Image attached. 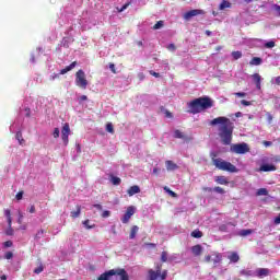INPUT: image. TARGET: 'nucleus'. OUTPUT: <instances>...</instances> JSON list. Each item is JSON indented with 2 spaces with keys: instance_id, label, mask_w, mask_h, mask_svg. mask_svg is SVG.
Instances as JSON below:
<instances>
[{
  "instance_id": "12",
  "label": "nucleus",
  "mask_w": 280,
  "mask_h": 280,
  "mask_svg": "<svg viewBox=\"0 0 280 280\" xmlns=\"http://www.w3.org/2000/svg\"><path fill=\"white\" fill-rule=\"evenodd\" d=\"M259 172H277V166L275 164H262Z\"/></svg>"
},
{
  "instance_id": "36",
  "label": "nucleus",
  "mask_w": 280,
  "mask_h": 280,
  "mask_svg": "<svg viewBox=\"0 0 280 280\" xmlns=\"http://www.w3.org/2000/svg\"><path fill=\"white\" fill-rule=\"evenodd\" d=\"M213 191H215L217 194H221V195H224L226 194V191L224 190V188L220 187V186H215L213 188Z\"/></svg>"
},
{
  "instance_id": "13",
  "label": "nucleus",
  "mask_w": 280,
  "mask_h": 280,
  "mask_svg": "<svg viewBox=\"0 0 280 280\" xmlns=\"http://www.w3.org/2000/svg\"><path fill=\"white\" fill-rule=\"evenodd\" d=\"M167 172H176L178 170V164L174 163L172 160L165 162Z\"/></svg>"
},
{
  "instance_id": "6",
  "label": "nucleus",
  "mask_w": 280,
  "mask_h": 280,
  "mask_svg": "<svg viewBox=\"0 0 280 280\" xmlns=\"http://www.w3.org/2000/svg\"><path fill=\"white\" fill-rule=\"evenodd\" d=\"M231 152H234L235 154H246V152H250V148H248L246 142L232 144Z\"/></svg>"
},
{
  "instance_id": "20",
  "label": "nucleus",
  "mask_w": 280,
  "mask_h": 280,
  "mask_svg": "<svg viewBox=\"0 0 280 280\" xmlns=\"http://www.w3.org/2000/svg\"><path fill=\"white\" fill-rule=\"evenodd\" d=\"M138 233H139V226L132 225L129 234V240H135Z\"/></svg>"
},
{
  "instance_id": "48",
  "label": "nucleus",
  "mask_w": 280,
  "mask_h": 280,
  "mask_svg": "<svg viewBox=\"0 0 280 280\" xmlns=\"http://www.w3.org/2000/svg\"><path fill=\"white\" fill-rule=\"evenodd\" d=\"M234 95L236 97H246V93L245 92H236V93H234Z\"/></svg>"
},
{
  "instance_id": "21",
  "label": "nucleus",
  "mask_w": 280,
  "mask_h": 280,
  "mask_svg": "<svg viewBox=\"0 0 280 280\" xmlns=\"http://www.w3.org/2000/svg\"><path fill=\"white\" fill-rule=\"evenodd\" d=\"M174 138L175 139H185V140L189 139V138H187V136H185V133H183V131H180L178 129H176L174 131Z\"/></svg>"
},
{
  "instance_id": "54",
  "label": "nucleus",
  "mask_w": 280,
  "mask_h": 280,
  "mask_svg": "<svg viewBox=\"0 0 280 280\" xmlns=\"http://www.w3.org/2000/svg\"><path fill=\"white\" fill-rule=\"evenodd\" d=\"M109 69L112 73H117V70L115 69V63H109Z\"/></svg>"
},
{
  "instance_id": "56",
  "label": "nucleus",
  "mask_w": 280,
  "mask_h": 280,
  "mask_svg": "<svg viewBox=\"0 0 280 280\" xmlns=\"http://www.w3.org/2000/svg\"><path fill=\"white\" fill-rule=\"evenodd\" d=\"M11 246H12V241L4 242V248H11Z\"/></svg>"
},
{
  "instance_id": "23",
  "label": "nucleus",
  "mask_w": 280,
  "mask_h": 280,
  "mask_svg": "<svg viewBox=\"0 0 280 280\" xmlns=\"http://www.w3.org/2000/svg\"><path fill=\"white\" fill-rule=\"evenodd\" d=\"M261 62H262V60H261L260 57H254L249 61V65L255 66V67H259V65H261Z\"/></svg>"
},
{
  "instance_id": "5",
  "label": "nucleus",
  "mask_w": 280,
  "mask_h": 280,
  "mask_svg": "<svg viewBox=\"0 0 280 280\" xmlns=\"http://www.w3.org/2000/svg\"><path fill=\"white\" fill-rule=\"evenodd\" d=\"M75 84L79 86V89L83 90L89 86V81L86 80V73H84V70H79L75 73Z\"/></svg>"
},
{
  "instance_id": "59",
  "label": "nucleus",
  "mask_w": 280,
  "mask_h": 280,
  "mask_svg": "<svg viewBox=\"0 0 280 280\" xmlns=\"http://www.w3.org/2000/svg\"><path fill=\"white\" fill-rule=\"evenodd\" d=\"M89 220L83 221V224L86 229H93V226L89 225Z\"/></svg>"
},
{
  "instance_id": "43",
  "label": "nucleus",
  "mask_w": 280,
  "mask_h": 280,
  "mask_svg": "<svg viewBox=\"0 0 280 280\" xmlns=\"http://www.w3.org/2000/svg\"><path fill=\"white\" fill-rule=\"evenodd\" d=\"M161 261H163V264H165V261H167V252H162Z\"/></svg>"
},
{
  "instance_id": "42",
  "label": "nucleus",
  "mask_w": 280,
  "mask_h": 280,
  "mask_svg": "<svg viewBox=\"0 0 280 280\" xmlns=\"http://www.w3.org/2000/svg\"><path fill=\"white\" fill-rule=\"evenodd\" d=\"M159 277H160L161 280H166L167 279V270H164L162 272L160 271Z\"/></svg>"
},
{
  "instance_id": "26",
  "label": "nucleus",
  "mask_w": 280,
  "mask_h": 280,
  "mask_svg": "<svg viewBox=\"0 0 280 280\" xmlns=\"http://www.w3.org/2000/svg\"><path fill=\"white\" fill-rule=\"evenodd\" d=\"M80 213H82V207L77 206V211H71V218H80Z\"/></svg>"
},
{
  "instance_id": "2",
  "label": "nucleus",
  "mask_w": 280,
  "mask_h": 280,
  "mask_svg": "<svg viewBox=\"0 0 280 280\" xmlns=\"http://www.w3.org/2000/svg\"><path fill=\"white\" fill-rule=\"evenodd\" d=\"M188 113L198 115V113H202V110H209V108H213V100H211L209 96L195 98L188 103Z\"/></svg>"
},
{
  "instance_id": "62",
  "label": "nucleus",
  "mask_w": 280,
  "mask_h": 280,
  "mask_svg": "<svg viewBox=\"0 0 280 280\" xmlns=\"http://www.w3.org/2000/svg\"><path fill=\"white\" fill-rule=\"evenodd\" d=\"M275 224H280V213L275 218Z\"/></svg>"
},
{
  "instance_id": "60",
  "label": "nucleus",
  "mask_w": 280,
  "mask_h": 280,
  "mask_svg": "<svg viewBox=\"0 0 280 280\" xmlns=\"http://www.w3.org/2000/svg\"><path fill=\"white\" fill-rule=\"evenodd\" d=\"M86 100H89V97L86 95H82L79 98V102H86Z\"/></svg>"
},
{
  "instance_id": "58",
  "label": "nucleus",
  "mask_w": 280,
  "mask_h": 280,
  "mask_svg": "<svg viewBox=\"0 0 280 280\" xmlns=\"http://www.w3.org/2000/svg\"><path fill=\"white\" fill-rule=\"evenodd\" d=\"M19 224L23 223V213L19 212V219H18Z\"/></svg>"
},
{
  "instance_id": "15",
  "label": "nucleus",
  "mask_w": 280,
  "mask_h": 280,
  "mask_svg": "<svg viewBox=\"0 0 280 280\" xmlns=\"http://www.w3.org/2000/svg\"><path fill=\"white\" fill-rule=\"evenodd\" d=\"M211 257H212L213 266L215 268V266H218V264H220V261H222V254L214 252L211 254Z\"/></svg>"
},
{
  "instance_id": "25",
  "label": "nucleus",
  "mask_w": 280,
  "mask_h": 280,
  "mask_svg": "<svg viewBox=\"0 0 280 280\" xmlns=\"http://www.w3.org/2000/svg\"><path fill=\"white\" fill-rule=\"evenodd\" d=\"M4 215L7 217L9 226H12V212L10 209L4 210Z\"/></svg>"
},
{
  "instance_id": "37",
  "label": "nucleus",
  "mask_w": 280,
  "mask_h": 280,
  "mask_svg": "<svg viewBox=\"0 0 280 280\" xmlns=\"http://www.w3.org/2000/svg\"><path fill=\"white\" fill-rule=\"evenodd\" d=\"M165 25V23L163 21H158L154 26L153 30H161V27H163Z\"/></svg>"
},
{
  "instance_id": "24",
  "label": "nucleus",
  "mask_w": 280,
  "mask_h": 280,
  "mask_svg": "<svg viewBox=\"0 0 280 280\" xmlns=\"http://www.w3.org/2000/svg\"><path fill=\"white\" fill-rule=\"evenodd\" d=\"M230 261H232V264H237V261H240V255H237V253L233 252L230 256H229Z\"/></svg>"
},
{
  "instance_id": "28",
  "label": "nucleus",
  "mask_w": 280,
  "mask_h": 280,
  "mask_svg": "<svg viewBox=\"0 0 280 280\" xmlns=\"http://www.w3.org/2000/svg\"><path fill=\"white\" fill-rule=\"evenodd\" d=\"M15 138L19 141L20 145H23V143H25V139H23V132L18 131Z\"/></svg>"
},
{
  "instance_id": "18",
  "label": "nucleus",
  "mask_w": 280,
  "mask_h": 280,
  "mask_svg": "<svg viewBox=\"0 0 280 280\" xmlns=\"http://www.w3.org/2000/svg\"><path fill=\"white\" fill-rule=\"evenodd\" d=\"M127 194L128 196H135V194H141V188L137 185H133L127 190Z\"/></svg>"
},
{
  "instance_id": "53",
  "label": "nucleus",
  "mask_w": 280,
  "mask_h": 280,
  "mask_svg": "<svg viewBox=\"0 0 280 280\" xmlns=\"http://www.w3.org/2000/svg\"><path fill=\"white\" fill-rule=\"evenodd\" d=\"M15 198H16V200H23V191H19V192L15 195Z\"/></svg>"
},
{
  "instance_id": "11",
  "label": "nucleus",
  "mask_w": 280,
  "mask_h": 280,
  "mask_svg": "<svg viewBox=\"0 0 280 280\" xmlns=\"http://www.w3.org/2000/svg\"><path fill=\"white\" fill-rule=\"evenodd\" d=\"M270 275V269L268 268H258L256 270V277H258V279H264V277H269Z\"/></svg>"
},
{
  "instance_id": "55",
  "label": "nucleus",
  "mask_w": 280,
  "mask_h": 280,
  "mask_svg": "<svg viewBox=\"0 0 280 280\" xmlns=\"http://www.w3.org/2000/svg\"><path fill=\"white\" fill-rule=\"evenodd\" d=\"M241 104H242L243 106H250V101L242 100V101H241Z\"/></svg>"
},
{
  "instance_id": "41",
  "label": "nucleus",
  "mask_w": 280,
  "mask_h": 280,
  "mask_svg": "<svg viewBox=\"0 0 280 280\" xmlns=\"http://www.w3.org/2000/svg\"><path fill=\"white\" fill-rule=\"evenodd\" d=\"M52 137H54V139H58V137H60V129L59 128L54 129Z\"/></svg>"
},
{
  "instance_id": "57",
  "label": "nucleus",
  "mask_w": 280,
  "mask_h": 280,
  "mask_svg": "<svg viewBox=\"0 0 280 280\" xmlns=\"http://www.w3.org/2000/svg\"><path fill=\"white\" fill-rule=\"evenodd\" d=\"M28 213H36V207L31 206L30 209H28Z\"/></svg>"
},
{
  "instance_id": "8",
  "label": "nucleus",
  "mask_w": 280,
  "mask_h": 280,
  "mask_svg": "<svg viewBox=\"0 0 280 280\" xmlns=\"http://www.w3.org/2000/svg\"><path fill=\"white\" fill-rule=\"evenodd\" d=\"M135 211H137V209L133 206L127 208L125 214L120 219L122 224H128L130 222V218L135 215Z\"/></svg>"
},
{
  "instance_id": "38",
  "label": "nucleus",
  "mask_w": 280,
  "mask_h": 280,
  "mask_svg": "<svg viewBox=\"0 0 280 280\" xmlns=\"http://www.w3.org/2000/svg\"><path fill=\"white\" fill-rule=\"evenodd\" d=\"M45 270V267L43 265H39L37 268L34 269L35 275H40Z\"/></svg>"
},
{
  "instance_id": "35",
  "label": "nucleus",
  "mask_w": 280,
  "mask_h": 280,
  "mask_svg": "<svg viewBox=\"0 0 280 280\" xmlns=\"http://www.w3.org/2000/svg\"><path fill=\"white\" fill-rule=\"evenodd\" d=\"M232 58H234V60H240V58H242V51H240V50L233 51Z\"/></svg>"
},
{
  "instance_id": "52",
  "label": "nucleus",
  "mask_w": 280,
  "mask_h": 280,
  "mask_svg": "<svg viewBox=\"0 0 280 280\" xmlns=\"http://www.w3.org/2000/svg\"><path fill=\"white\" fill-rule=\"evenodd\" d=\"M130 3H131V2L125 3V4L121 7V9L119 10V12H124V10H128Z\"/></svg>"
},
{
  "instance_id": "9",
  "label": "nucleus",
  "mask_w": 280,
  "mask_h": 280,
  "mask_svg": "<svg viewBox=\"0 0 280 280\" xmlns=\"http://www.w3.org/2000/svg\"><path fill=\"white\" fill-rule=\"evenodd\" d=\"M161 268H162V265H158L155 268V271H154V269H150L148 271L149 280H158L159 277H161Z\"/></svg>"
},
{
  "instance_id": "27",
  "label": "nucleus",
  "mask_w": 280,
  "mask_h": 280,
  "mask_svg": "<svg viewBox=\"0 0 280 280\" xmlns=\"http://www.w3.org/2000/svg\"><path fill=\"white\" fill-rule=\"evenodd\" d=\"M240 275L242 276V277H253V270H248V269H242L241 271H240Z\"/></svg>"
},
{
  "instance_id": "39",
  "label": "nucleus",
  "mask_w": 280,
  "mask_h": 280,
  "mask_svg": "<svg viewBox=\"0 0 280 280\" xmlns=\"http://www.w3.org/2000/svg\"><path fill=\"white\" fill-rule=\"evenodd\" d=\"M275 45H276L275 42L270 40L265 44V47H266V49H272V47H275Z\"/></svg>"
},
{
  "instance_id": "47",
  "label": "nucleus",
  "mask_w": 280,
  "mask_h": 280,
  "mask_svg": "<svg viewBox=\"0 0 280 280\" xmlns=\"http://www.w3.org/2000/svg\"><path fill=\"white\" fill-rule=\"evenodd\" d=\"M164 115L167 119H172V117H174V115H172V113L167 109L164 112Z\"/></svg>"
},
{
  "instance_id": "63",
  "label": "nucleus",
  "mask_w": 280,
  "mask_h": 280,
  "mask_svg": "<svg viewBox=\"0 0 280 280\" xmlns=\"http://www.w3.org/2000/svg\"><path fill=\"white\" fill-rule=\"evenodd\" d=\"M202 191H209V192H211V191H213V188H211V187H203V188H202Z\"/></svg>"
},
{
  "instance_id": "40",
  "label": "nucleus",
  "mask_w": 280,
  "mask_h": 280,
  "mask_svg": "<svg viewBox=\"0 0 280 280\" xmlns=\"http://www.w3.org/2000/svg\"><path fill=\"white\" fill-rule=\"evenodd\" d=\"M43 235H45V230H39L35 235V240H40Z\"/></svg>"
},
{
  "instance_id": "1",
  "label": "nucleus",
  "mask_w": 280,
  "mask_h": 280,
  "mask_svg": "<svg viewBox=\"0 0 280 280\" xmlns=\"http://www.w3.org/2000/svg\"><path fill=\"white\" fill-rule=\"evenodd\" d=\"M219 126V137L223 143V145H231V141H233V130L235 127L231 119L220 116L210 121V126Z\"/></svg>"
},
{
  "instance_id": "51",
  "label": "nucleus",
  "mask_w": 280,
  "mask_h": 280,
  "mask_svg": "<svg viewBox=\"0 0 280 280\" xmlns=\"http://www.w3.org/2000/svg\"><path fill=\"white\" fill-rule=\"evenodd\" d=\"M4 257L5 259H12V257H14V254H12V252H7Z\"/></svg>"
},
{
  "instance_id": "50",
  "label": "nucleus",
  "mask_w": 280,
  "mask_h": 280,
  "mask_svg": "<svg viewBox=\"0 0 280 280\" xmlns=\"http://www.w3.org/2000/svg\"><path fill=\"white\" fill-rule=\"evenodd\" d=\"M167 49H168V51H176V45L170 44V45L167 46Z\"/></svg>"
},
{
  "instance_id": "16",
  "label": "nucleus",
  "mask_w": 280,
  "mask_h": 280,
  "mask_svg": "<svg viewBox=\"0 0 280 280\" xmlns=\"http://www.w3.org/2000/svg\"><path fill=\"white\" fill-rule=\"evenodd\" d=\"M191 253L194 257H200L202 255V245L197 244L191 247Z\"/></svg>"
},
{
  "instance_id": "14",
  "label": "nucleus",
  "mask_w": 280,
  "mask_h": 280,
  "mask_svg": "<svg viewBox=\"0 0 280 280\" xmlns=\"http://www.w3.org/2000/svg\"><path fill=\"white\" fill-rule=\"evenodd\" d=\"M78 67V61H73L71 65L60 70V75H65V73H69V71H73Z\"/></svg>"
},
{
  "instance_id": "3",
  "label": "nucleus",
  "mask_w": 280,
  "mask_h": 280,
  "mask_svg": "<svg viewBox=\"0 0 280 280\" xmlns=\"http://www.w3.org/2000/svg\"><path fill=\"white\" fill-rule=\"evenodd\" d=\"M210 156H211L212 163L217 167V170H221V172H230L231 174H235L238 172L237 167L235 165H233L231 162H226L220 158L215 159V156H218V154L212 152L210 154Z\"/></svg>"
},
{
  "instance_id": "34",
  "label": "nucleus",
  "mask_w": 280,
  "mask_h": 280,
  "mask_svg": "<svg viewBox=\"0 0 280 280\" xmlns=\"http://www.w3.org/2000/svg\"><path fill=\"white\" fill-rule=\"evenodd\" d=\"M164 191L170 194V196H172V198H178V195L176 192H174L173 190H171L167 186L164 187Z\"/></svg>"
},
{
  "instance_id": "31",
  "label": "nucleus",
  "mask_w": 280,
  "mask_h": 280,
  "mask_svg": "<svg viewBox=\"0 0 280 280\" xmlns=\"http://www.w3.org/2000/svg\"><path fill=\"white\" fill-rule=\"evenodd\" d=\"M110 183L113 185H121V178L112 175L110 176Z\"/></svg>"
},
{
  "instance_id": "46",
  "label": "nucleus",
  "mask_w": 280,
  "mask_h": 280,
  "mask_svg": "<svg viewBox=\"0 0 280 280\" xmlns=\"http://www.w3.org/2000/svg\"><path fill=\"white\" fill-rule=\"evenodd\" d=\"M150 75H153V78H161V74L155 72L154 70L149 71Z\"/></svg>"
},
{
  "instance_id": "45",
  "label": "nucleus",
  "mask_w": 280,
  "mask_h": 280,
  "mask_svg": "<svg viewBox=\"0 0 280 280\" xmlns=\"http://www.w3.org/2000/svg\"><path fill=\"white\" fill-rule=\"evenodd\" d=\"M203 260L206 261V264H211V261H213L211 255L205 256V259H203Z\"/></svg>"
},
{
  "instance_id": "33",
  "label": "nucleus",
  "mask_w": 280,
  "mask_h": 280,
  "mask_svg": "<svg viewBox=\"0 0 280 280\" xmlns=\"http://www.w3.org/2000/svg\"><path fill=\"white\" fill-rule=\"evenodd\" d=\"M106 131L109 132L110 135L115 133V128L113 127V122H108L106 125Z\"/></svg>"
},
{
  "instance_id": "49",
  "label": "nucleus",
  "mask_w": 280,
  "mask_h": 280,
  "mask_svg": "<svg viewBox=\"0 0 280 280\" xmlns=\"http://www.w3.org/2000/svg\"><path fill=\"white\" fill-rule=\"evenodd\" d=\"M102 218H110V211L108 210L103 211Z\"/></svg>"
},
{
  "instance_id": "10",
  "label": "nucleus",
  "mask_w": 280,
  "mask_h": 280,
  "mask_svg": "<svg viewBox=\"0 0 280 280\" xmlns=\"http://www.w3.org/2000/svg\"><path fill=\"white\" fill-rule=\"evenodd\" d=\"M200 14H205V10L194 9L184 14L185 21H189V19H194V16H198Z\"/></svg>"
},
{
  "instance_id": "32",
  "label": "nucleus",
  "mask_w": 280,
  "mask_h": 280,
  "mask_svg": "<svg viewBox=\"0 0 280 280\" xmlns=\"http://www.w3.org/2000/svg\"><path fill=\"white\" fill-rule=\"evenodd\" d=\"M256 196H268V189L259 188L256 192Z\"/></svg>"
},
{
  "instance_id": "44",
  "label": "nucleus",
  "mask_w": 280,
  "mask_h": 280,
  "mask_svg": "<svg viewBox=\"0 0 280 280\" xmlns=\"http://www.w3.org/2000/svg\"><path fill=\"white\" fill-rule=\"evenodd\" d=\"M219 231H221L222 233H226V231H229V228L226 226V224H222L219 226Z\"/></svg>"
},
{
  "instance_id": "29",
  "label": "nucleus",
  "mask_w": 280,
  "mask_h": 280,
  "mask_svg": "<svg viewBox=\"0 0 280 280\" xmlns=\"http://www.w3.org/2000/svg\"><path fill=\"white\" fill-rule=\"evenodd\" d=\"M238 235H241V237H246L248 235H253V230H241L238 232Z\"/></svg>"
},
{
  "instance_id": "30",
  "label": "nucleus",
  "mask_w": 280,
  "mask_h": 280,
  "mask_svg": "<svg viewBox=\"0 0 280 280\" xmlns=\"http://www.w3.org/2000/svg\"><path fill=\"white\" fill-rule=\"evenodd\" d=\"M191 237H195L196 240H200L202 237V232L200 230H195L191 232Z\"/></svg>"
},
{
  "instance_id": "4",
  "label": "nucleus",
  "mask_w": 280,
  "mask_h": 280,
  "mask_svg": "<svg viewBox=\"0 0 280 280\" xmlns=\"http://www.w3.org/2000/svg\"><path fill=\"white\" fill-rule=\"evenodd\" d=\"M120 277V280H130V276H128V271L124 268L110 269L108 271L103 272L97 280H110V277Z\"/></svg>"
},
{
  "instance_id": "7",
  "label": "nucleus",
  "mask_w": 280,
  "mask_h": 280,
  "mask_svg": "<svg viewBox=\"0 0 280 280\" xmlns=\"http://www.w3.org/2000/svg\"><path fill=\"white\" fill-rule=\"evenodd\" d=\"M69 135H71V128L69 127V122H66L61 129V139L65 145H69Z\"/></svg>"
},
{
  "instance_id": "22",
  "label": "nucleus",
  "mask_w": 280,
  "mask_h": 280,
  "mask_svg": "<svg viewBox=\"0 0 280 280\" xmlns=\"http://www.w3.org/2000/svg\"><path fill=\"white\" fill-rule=\"evenodd\" d=\"M231 1L222 0V2L219 5V10H226V8H231Z\"/></svg>"
},
{
  "instance_id": "61",
  "label": "nucleus",
  "mask_w": 280,
  "mask_h": 280,
  "mask_svg": "<svg viewBox=\"0 0 280 280\" xmlns=\"http://www.w3.org/2000/svg\"><path fill=\"white\" fill-rule=\"evenodd\" d=\"M93 207L95 209H97L98 211H102V209H103L102 205H100V203H95Z\"/></svg>"
},
{
  "instance_id": "64",
  "label": "nucleus",
  "mask_w": 280,
  "mask_h": 280,
  "mask_svg": "<svg viewBox=\"0 0 280 280\" xmlns=\"http://www.w3.org/2000/svg\"><path fill=\"white\" fill-rule=\"evenodd\" d=\"M276 84H278V86H280V77L276 78Z\"/></svg>"
},
{
  "instance_id": "19",
  "label": "nucleus",
  "mask_w": 280,
  "mask_h": 280,
  "mask_svg": "<svg viewBox=\"0 0 280 280\" xmlns=\"http://www.w3.org/2000/svg\"><path fill=\"white\" fill-rule=\"evenodd\" d=\"M214 180L218 185H229V179L224 175L217 176Z\"/></svg>"
},
{
  "instance_id": "17",
  "label": "nucleus",
  "mask_w": 280,
  "mask_h": 280,
  "mask_svg": "<svg viewBox=\"0 0 280 280\" xmlns=\"http://www.w3.org/2000/svg\"><path fill=\"white\" fill-rule=\"evenodd\" d=\"M252 78H253V80H254V83L256 84V88H257L258 90H260V89H261V75H260L259 73H254V74L252 75Z\"/></svg>"
}]
</instances>
